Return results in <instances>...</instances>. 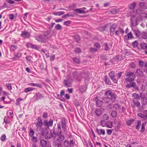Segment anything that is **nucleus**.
<instances>
[{
    "label": "nucleus",
    "mask_w": 147,
    "mask_h": 147,
    "mask_svg": "<svg viewBox=\"0 0 147 147\" xmlns=\"http://www.w3.org/2000/svg\"><path fill=\"white\" fill-rule=\"evenodd\" d=\"M62 131L61 129V126L59 124H58L57 125V132L55 131V129H53L50 131V134L49 136L48 135L46 136L47 139H50L52 138H55L57 136L58 137L57 138V140L58 141H62L65 139L64 136L61 135L62 134Z\"/></svg>",
    "instance_id": "1"
},
{
    "label": "nucleus",
    "mask_w": 147,
    "mask_h": 147,
    "mask_svg": "<svg viewBox=\"0 0 147 147\" xmlns=\"http://www.w3.org/2000/svg\"><path fill=\"white\" fill-rule=\"evenodd\" d=\"M73 76L74 78L77 81H80L81 80L82 78H84L86 79L88 78V75L83 71L80 73L78 71H75L73 73Z\"/></svg>",
    "instance_id": "2"
},
{
    "label": "nucleus",
    "mask_w": 147,
    "mask_h": 147,
    "mask_svg": "<svg viewBox=\"0 0 147 147\" xmlns=\"http://www.w3.org/2000/svg\"><path fill=\"white\" fill-rule=\"evenodd\" d=\"M105 95L109 98L113 102H115L117 95L114 92H112L111 90H109L107 91L105 93Z\"/></svg>",
    "instance_id": "3"
},
{
    "label": "nucleus",
    "mask_w": 147,
    "mask_h": 147,
    "mask_svg": "<svg viewBox=\"0 0 147 147\" xmlns=\"http://www.w3.org/2000/svg\"><path fill=\"white\" fill-rule=\"evenodd\" d=\"M125 74L126 76L128 77L125 79V80L126 81L131 82L134 80L135 76L134 73L129 71L126 73Z\"/></svg>",
    "instance_id": "4"
},
{
    "label": "nucleus",
    "mask_w": 147,
    "mask_h": 147,
    "mask_svg": "<svg viewBox=\"0 0 147 147\" xmlns=\"http://www.w3.org/2000/svg\"><path fill=\"white\" fill-rule=\"evenodd\" d=\"M67 120L65 117H62L61 119V121L58 124H59L62 127L63 131L66 133L67 132Z\"/></svg>",
    "instance_id": "5"
},
{
    "label": "nucleus",
    "mask_w": 147,
    "mask_h": 147,
    "mask_svg": "<svg viewBox=\"0 0 147 147\" xmlns=\"http://www.w3.org/2000/svg\"><path fill=\"white\" fill-rule=\"evenodd\" d=\"M53 121L52 119H49V121H48L47 120H44L43 122L44 125L47 129H49L50 126H52L53 125Z\"/></svg>",
    "instance_id": "6"
},
{
    "label": "nucleus",
    "mask_w": 147,
    "mask_h": 147,
    "mask_svg": "<svg viewBox=\"0 0 147 147\" xmlns=\"http://www.w3.org/2000/svg\"><path fill=\"white\" fill-rule=\"evenodd\" d=\"M117 25L115 23H114L112 25L110 28V35L112 36L115 33V29L116 28Z\"/></svg>",
    "instance_id": "7"
},
{
    "label": "nucleus",
    "mask_w": 147,
    "mask_h": 147,
    "mask_svg": "<svg viewBox=\"0 0 147 147\" xmlns=\"http://www.w3.org/2000/svg\"><path fill=\"white\" fill-rule=\"evenodd\" d=\"M126 87L128 88H130L132 87L136 90L138 89V86L136 85V82H130L129 84H128L126 85Z\"/></svg>",
    "instance_id": "8"
},
{
    "label": "nucleus",
    "mask_w": 147,
    "mask_h": 147,
    "mask_svg": "<svg viewBox=\"0 0 147 147\" xmlns=\"http://www.w3.org/2000/svg\"><path fill=\"white\" fill-rule=\"evenodd\" d=\"M144 114L142 113H139L137 115L144 120H146L147 119V110H145L143 111Z\"/></svg>",
    "instance_id": "9"
},
{
    "label": "nucleus",
    "mask_w": 147,
    "mask_h": 147,
    "mask_svg": "<svg viewBox=\"0 0 147 147\" xmlns=\"http://www.w3.org/2000/svg\"><path fill=\"white\" fill-rule=\"evenodd\" d=\"M41 130V131L39 134H41L42 135L45 136V137L47 139L46 136L47 135H48L49 136H50V133L49 134L47 133L48 131L47 130V128L45 127L42 128Z\"/></svg>",
    "instance_id": "10"
},
{
    "label": "nucleus",
    "mask_w": 147,
    "mask_h": 147,
    "mask_svg": "<svg viewBox=\"0 0 147 147\" xmlns=\"http://www.w3.org/2000/svg\"><path fill=\"white\" fill-rule=\"evenodd\" d=\"M115 72L113 71H111L109 74V76L111 79L115 83H116L117 82V80L115 79Z\"/></svg>",
    "instance_id": "11"
},
{
    "label": "nucleus",
    "mask_w": 147,
    "mask_h": 147,
    "mask_svg": "<svg viewBox=\"0 0 147 147\" xmlns=\"http://www.w3.org/2000/svg\"><path fill=\"white\" fill-rule=\"evenodd\" d=\"M130 20L131 24L133 26H135L137 25V20L135 16H132L130 19Z\"/></svg>",
    "instance_id": "12"
},
{
    "label": "nucleus",
    "mask_w": 147,
    "mask_h": 147,
    "mask_svg": "<svg viewBox=\"0 0 147 147\" xmlns=\"http://www.w3.org/2000/svg\"><path fill=\"white\" fill-rule=\"evenodd\" d=\"M30 35V33L25 30L22 31L21 35L22 37L26 38H29Z\"/></svg>",
    "instance_id": "13"
},
{
    "label": "nucleus",
    "mask_w": 147,
    "mask_h": 147,
    "mask_svg": "<svg viewBox=\"0 0 147 147\" xmlns=\"http://www.w3.org/2000/svg\"><path fill=\"white\" fill-rule=\"evenodd\" d=\"M96 131L99 135H104L105 134V131L104 129H96Z\"/></svg>",
    "instance_id": "14"
},
{
    "label": "nucleus",
    "mask_w": 147,
    "mask_h": 147,
    "mask_svg": "<svg viewBox=\"0 0 147 147\" xmlns=\"http://www.w3.org/2000/svg\"><path fill=\"white\" fill-rule=\"evenodd\" d=\"M29 85L32 86H36L40 88H42V85L39 83H30L28 84Z\"/></svg>",
    "instance_id": "15"
},
{
    "label": "nucleus",
    "mask_w": 147,
    "mask_h": 147,
    "mask_svg": "<svg viewBox=\"0 0 147 147\" xmlns=\"http://www.w3.org/2000/svg\"><path fill=\"white\" fill-rule=\"evenodd\" d=\"M73 10L76 12L80 14L85 13H86L84 10H81V9H74Z\"/></svg>",
    "instance_id": "16"
},
{
    "label": "nucleus",
    "mask_w": 147,
    "mask_h": 147,
    "mask_svg": "<svg viewBox=\"0 0 147 147\" xmlns=\"http://www.w3.org/2000/svg\"><path fill=\"white\" fill-rule=\"evenodd\" d=\"M95 113L97 116H99L102 113V111L101 109H96L95 111Z\"/></svg>",
    "instance_id": "17"
},
{
    "label": "nucleus",
    "mask_w": 147,
    "mask_h": 147,
    "mask_svg": "<svg viewBox=\"0 0 147 147\" xmlns=\"http://www.w3.org/2000/svg\"><path fill=\"white\" fill-rule=\"evenodd\" d=\"M40 143L42 147L46 146L47 145V141L44 140H41L40 141Z\"/></svg>",
    "instance_id": "18"
},
{
    "label": "nucleus",
    "mask_w": 147,
    "mask_h": 147,
    "mask_svg": "<svg viewBox=\"0 0 147 147\" xmlns=\"http://www.w3.org/2000/svg\"><path fill=\"white\" fill-rule=\"evenodd\" d=\"M8 117L11 119H12L13 117V112L12 111L9 110L7 112Z\"/></svg>",
    "instance_id": "19"
},
{
    "label": "nucleus",
    "mask_w": 147,
    "mask_h": 147,
    "mask_svg": "<svg viewBox=\"0 0 147 147\" xmlns=\"http://www.w3.org/2000/svg\"><path fill=\"white\" fill-rule=\"evenodd\" d=\"M134 34L137 37H139L141 34V32L140 30L138 29L134 30H133Z\"/></svg>",
    "instance_id": "20"
},
{
    "label": "nucleus",
    "mask_w": 147,
    "mask_h": 147,
    "mask_svg": "<svg viewBox=\"0 0 147 147\" xmlns=\"http://www.w3.org/2000/svg\"><path fill=\"white\" fill-rule=\"evenodd\" d=\"M146 95L147 94L144 95L142 93H141L140 94V97L145 102H147V96H146Z\"/></svg>",
    "instance_id": "21"
},
{
    "label": "nucleus",
    "mask_w": 147,
    "mask_h": 147,
    "mask_svg": "<svg viewBox=\"0 0 147 147\" xmlns=\"http://www.w3.org/2000/svg\"><path fill=\"white\" fill-rule=\"evenodd\" d=\"M36 100H38L40 99H41L43 97L42 95L39 92L36 93Z\"/></svg>",
    "instance_id": "22"
},
{
    "label": "nucleus",
    "mask_w": 147,
    "mask_h": 147,
    "mask_svg": "<svg viewBox=\"0 0 147 147\" xmlns=\"http://www.w3.org/2000/svg\"><path fill=\"white\" fill-rule=\"evenodd\" d=\"M36 39L39 42H44V40L43 39V37L41 35H39L38 36L36 37Z\"/></svg>",
    "instance_id": "23"
},
{
    "label": "nucleus",
    "mask_w": 147,
    "mask_h": 147,
    "mask_svg": "<svg viewBox=\"0 0 147 147\" xmlns=\"http://www.w3.org/2000/svg\"><path fill=\"white\" fill-rule=\"evenodd\" d=\"M136 74L138 76H141L143 75L142 71L139 69H137Z\"/></svg>",
    "instance_id": "24"
},
{
    "label": "nucleus",
    "mask_w": 147,
    "mask_h": 147,
    "mask_svg": "<svg viewBox=\"0 0 147 147\" xmlns=\"http://www.w3.org/2000/svg\"><path fill=\"white\" fill-rule=\"evenodd\" d=\"M34 132L33 129L31 128H30L28 133L29 136L30 137H33L34 136Z\"/></svg>",
    "instance_id": "25"
},
{
    "label": "nucleus",
    "mask_w": 147,
    "mask_h": 147,
    "mask_svg": "<svg viewBox=\"0 0 147 147\" xmlns=\"http://www.w3.org/2000/svg\"><path fill=\"white\" fill-rule=\"evenodd\" d=\"M121 127V122L120 121H119L117 126L115 127L116 131H118Z\"/></svg>",
    "instance_id": "26"
},
{
    "label": "nucleus",
    "mask_w": 147,
    "mask_h": 147,
    "mask_svg": "<svg viewBox=\"0 0 147 147\" xmlns=\"http://www.w3.org/2000/svg\"><path fill=\"white\" fill-rule=\"evenodd\" d=\"M132 96L134 97L135 99L137 100H139L140 99V96L139 94L137 93H133L132 95Z\"/></svg>",
    "instance_id": "27"
},
{
    "label": "nucleus",
    "mask_w": 147,
    "mask_h": 147,
    "mask_svg": "<svg viewBox=\"0 0 147 147\" xmlns=\"http://www.w3.org/2000/svg\"><path fill=\"white\" fill-rule=\"evenodd\" d=\"M104 78L105 81L108 85H111V82L107 76H105Z\"/></svg>",
    "instance_id": "28"
},
{
    "label": "nucleus",
    "mask_w": 147,
    "mask_h": 147,
    "mask_svg": "<svg viewBox=\"0 0 147 147\" xmlns=\"http://www.w3.org/2000/svg\"><path fill=\"white\" fill-rule=\"evenodd\" d=\"M103 101L100 100H98L96 102V105L97 107H100L102 105Z\"/></svg>",
    "instance_id": "29"
},
{
    "label": "nucleus",
    "mask_w": 147,
    "mask_h": 147,
    "mask_svg": "<svg viewBox=\"0 0 147 147\" xmlns=\"http://www.w3.org/2000/svg\"><path fill=\"white\" fill-rule=\"evenodd\" d=\"M22 55L20 53H17L15 54L14 57H13V58L15 59H17L19 58Z\"/></svg>",
    "instance_id": "30"
},
{
    "label": "nucleus",
    "mask_w": 147,
    "mask_h": 147,
    "mask_svg": "<svg viewBox=\"0 0 147 147\" xmlns=\"http://www.w3.org/2000/svg\"><path fill=\"white\" fill-rule=\"evenodd\" d=\"M140 46L142 49L145 50L147 48V44L146 43H142L140 44Z\"/></svg>",
    "instance_id": "31"
},
{
    "label": "nucleus",
    "mask_w": 147,
    "mask_h": 147,
    "mask_svg": "<svg viewBox=\"0 0 147 147\" xmlns=\"http://www.w3.org/2000/svg\"><path fill=\"white\" fill-rule=\"evenodd\" d=\"M102 100L103 102L105 104L108 103L110 101L109 98L107 96L103 98Z\"/></svg>",
    "instance_id": "32"
},
{
    "label": "nucleus",
    "mask_w": 147,
    "mask_h": 147,
    "mask_svg": "<svg viewBox=\"0 0 147 147\" xmlns=\"http://www.w3.org/2000/svg\"><path fill=\"white\" fill-rule=\"evenodd\" d=\"M133 102L134 105L137 107H139L140 105V102L138 100H133Z\"/></svg>",
    "instance_id": "33"
},
{
    "label": "nucleus",
    "mask_w": 147,
    "mask_h": 147,
    "mask_svg": "<svg viewBox=\"0 0 147 147\" xmlns=\"http://www.w3.org/2000/svg\"><path fill=\"white\" fill-rule=\"evenodd\" d=\"M68 80H64L63 82V84L65 85L67 87H70L71 84H70L68 83Z\"/></svg>",
    "instance_id": "34"
},
{
    "label": "nucleus",
    "mask_w": 147,
    "mask_h": 147,
    "mask_svg": "<svg viewBox=\"0 0 147 147\" xmlns=\"http://www.w3.org/2000/svg\"><path fill=\"white\" fill-rule=\"evenodd\" d=\"M34 89L33 88H32V87L26 88L24 90V92L26 93L28 92L33 90Z\"/></svg>",
    "instance_id": "35"
},
{
    "label": "nucleus",
    "mask_w": 147,
    "mask_h": 147,
    "mask_svg": "<svg viewBox=\"0 0 147 147\" xmlns=\"http://www.w3.org/2000/svg\"><path fill=\"white\" fill-rule=\"evenodd\" d=\"M141 124V120H138L137 122V124L136 127V129H139L140 127Z\"/></svg>",
    "instance_id": "36"
},
{
    "label": "nucleus",
    "mask_w": 147,
    "mask_h": 147,
    "mask_svg": "<svg viewBox=\"0 0 147 147\" xmlns=\"http://www.w3.org/2000/svg\"><path fill=\"white\" fill-rule=\"evenodd\" d=\"M74 62L76 63L79 64L80 63V59L77 57H74L73 58Z\"/></svg>",
    "instance_id": "37"
},
{
    "label": "nucleus",
    "mask_w": 147,
    "mask_h": 147,
    "mask_svg": "<svg viewBox=\"0 0 147 147\" xmlns=\"http://www.w3.org/2000/svg\"><path fill=\"white\" fill-rule=\"evenodd\" d=\"M113 108L116 110H118L120 109L121 107L119 104L116 103L113 105Z\"/></svg>",
    "instance_id": "38"
},
{
    "label": "nucleus",
    "mask_w": 147,
    "mask_h": 147,
    "mask_svg": "<svg viewBox=\"0 0 147 147\" xmlns=\"http://www.w3.org/2000/svg\"><path fill=\"white\" fill-rule=\"evenodd\" d=\"M134 121V120L133 119H130L128 120L126 122V124L128 125L129 126L131 125L132 123Z\"/></svg>",
    "instance_id": "39"
},
{
    "label": "nucleus",
    "mask_w": 147,
    "mask_h": 147,
    "mask_svg": "<svg viewBox=\"0 0 147 147\" xmlns=\"http://www.w3.org/2000/svg\"><path fill=\"white\" fill-rule=\"evenodd\" d=\"M100 123L102 127H104L106 126L107 123L105 120H102L100 121Z\"/></svg>",
    "instance_id": "40"
},
{
    "label": "nucleus",
    "mask_w": 147,
    "mask_h": 147,
    "mask_svg": "<svg viewBox=\"0 0 147 147\" xmlns=\"http://www.w3.org/2000/svg\"><path fill=\"white\" fill-rule=\"evenodd\" d=\"M146 124V123H142L141 129V131L142 132H143L145 130V125Z\"/></svg>",
    "instance_id": "41"
},
{
    "label": "nucleus",
    "mask_w": 147,
    "mask_h": 147,
    "mask_svg": "<svg viewBox=\"0 0 147 147\" xmlns=\"http://www.w3.org/2000/svg\"><path fill=\"white\" fill-rule=\"evenodd\" d=\"M136 5V3L133 2L129 6V8L130 9H133L134 8Z\"/></svg>",
    "instance_id": "42"
},
{
    "label": "nucleus",
    "mask_w": 147,
    "mask_h": 147,
    "mask_svg": "<svg viewBox=\"0 0 147 147\" xmlns=\"http://www.w3.org/2000/svg\"><path fill=\"white\" fill-rule=\"evenodd\" d=\"M111 115L112 117H115L117 115V113L115 111H113L111 112Z\"/></svg>",
    "instance_id": "43"
},
{
    "label": "nucleus",
    "mask_w": 147,
    "mask_h": 147,
    "mask_svg": "<svg viewBox=\"0 0 147 147\" xmlns=\"http://www.w3.org/2000/svg\"><path fill=\"white\" fill-rule=\"evenodd\" d=\"M132 45L134 48L137 47L138 45V41L136 40H135L134 42L132 43Z\"/></svg>",
    "instance_id": "44"
},
{
    "label": "nucleus",
    "mask_w": 147,
    "mask_h": 147,
    "mask_svg": "<svg viewBox=\"0 0 147 147\" xmlns=\"http://www.w3.org/2000/svg\"><path fill=\"white\" fill-rule=\"evenodd\" d=\"M141 36L143 38L145 39L147 38V33L145 32H142L141 33Z\"/></svg>",
    "instance_id": "45"
},
{
    "label": "nucleus",
    "mask_w": 147,
    "mask_h": 147,
    "mask_svg": "<svg viewBox=\"0 0 147 147\" xmlns=\"http://www.w3.org/2000/svg\"><path fill=\"white\" fill-rule=\"evenodd\" d=\"M53 14L55 15H58V16H61V15L64 13V12L62 11H59L58 12H55Z\"/></svg>",
    "instance_id": "46"
},
{
    "label": "nucleus",
    "mask_w": 147,
    "mask_h": 147,
    "mask_svg": "<svg viewBox=\"0 0 147 147\" xmlns=\"http://www.w3.org/2000/svg\"><path fill=\"white\" fill-rule=\"evenodd\" d=\"M127 35L129 39H131L132 38H134L131 32H130L127 34Z\"/></svg>",
    "instance_id": "47"
},
{
    "label": "nucleus",
    "mask_w": 147,
    "mask_h": 147,
    "mask_svg": "<svg viewBox=\"0 0 147 147\" xmlns=\"http://www.w3.org/2000/svg\"><path fill=\"white\" fill-rule=\"evenodd\" d=\"M127 35L129 39H131L132 38H134L131 32H130L127 34Z\"/></svg>",
    "instance_id": "48"
},
{
    "label": "nucleus",
    "mask_w": 147,
    "mask_h": 147,
    "mask_svg": "<svg viewBox=\"0 0 147 147\" xmlns=\"http://www.w3.org/2000/svg\"><path fill=\"white\" fill-rule=\"evenodd\" d=\"M6 85L7 89L9 90H11L12 88L11 84H6Z\"/></svg>",
    "instance_id": "49"
},
{
    "label": "nucleus",
    "mask_w": 147,
    "mask_h": 147,
    "mask_svg": "<svg viewBox=\"0 0 147 147\" xmlns=\"http://www.w3.org/2000/svg\"><path fill=\"white\" fill-rule=\"evenodd\" d=\"M22 99L21 98H18L16 100V104L17 105H19L20 104V102L22 101Z\"/></svg>",
    "instance_id": "50"
},
{
    "label": "nucleus",
    "mask_w": 147,
    "mask_h": 147,
    "mask_svg": "<svg viewBox=\"0 0 147 147\" xmlns=\"http://www.w3.org/2000/svg\"><path fill=\"white\" fill-rule=\"evenodd\" d=\"M6 136L4 134L2 135L0 138V139L2 141H4L6 139Z\"/></svg>",
    "instance_id": "51"
},
{
    "label": "nucleus",
    "mask_w": 147,
    "mask_h": 147,
    "mask_svg": "<svg viewBox=\"0 0 147 147\" xmlns=\"http://www.w3.org/2000/svg\"><path fill=\"white\" fill-rule=\"evenodd\" d=\"M109 128H112L113 127V124L112 122L111 121L109 122V124L107 123L106 126Z\"/></svg>",
    "instance_id": "52"
},
{
    "label": "nucleus",
    "mask_w": 147,
    "mask_h": 147,
    "mask_svg": "<svg viewBox=\"0 0 147 147\" xmlns=\"http://www.w3.org/2000/svg\"><path fill=\"white\" fill-rule=\"evenodd\" d=\"M145 4L144 2H140L139 3V6L141 8L146 9L147 8L145 6Z\"/></svg>",
    "instance_id": "53"
},
{
    "label": "nucleus",
    "mask_w": 147,
    "mask_h": 147,
    "mask_svg": "<svg viewBox=\"0 0 147 147\" xmlns=\"http://www.w3.org/2000/svg\"><path fill=\"white\" fill-rule=\"evenodd\" d=\"M55 28L57 30H59L61 29L62 27L59 24H57L55 26Z\"/></svg>",
    "instance_id": "54"
},
{
    "label": "nucleus",
    "mask_w": 147,
    "mask_h": 147,
    "mask_svg": "<svg viewBox=\"0 0 147 147\" xmlns=\"http://www.w3.org/2000/svg\"><path fill=\"white\" fill-rule=\"evenodd\" d=\"M32 48L36 49H39V47L36 45L32 44Z\"/></svg>",
    "instance_id": "55"
},
{
    "label": "nucleus",
    "mask_w": 147,
    "mask_h": 147,
    "mask_svg": "<svg viewBox=\"0 0 147 147\" xmlns=\"http://www.w3.org/2000/svg\"><path fill=\"white\" fill-rule=\"evenodd\" d=\"M103 119L105 120H107L109 119V116L107 114H104L102 116Z\"/></svg>",
    "instance_id": "56"
},
{
    "label": "nucleus",
    "mask_w": 147,
    "mask_h": 147,
    "mask_svg": "<svg viewBox=\"0 0 147 147\" xmlns=\"http://www.w3.org/2000/svg\"><path fill=\"white\" fill-rule=\"evenodd\" d=\"M121 57V56L120 55H118L117 56H116L114 57V59L116 61H119L120 58Z\"/></svg>",
    "instance_id": "57"
},
{
    "label": "nucleus",
    "mask_w": 147,
    "mask_h": 147,
    "mask_svg": "<svg viewBox=\"0 0 147 147\" xmlns=\"http://www.w3.org/2000/svg\"><path fill=\"white\" fill-rule=\"evenodd\" d=\"M42 128V127H36V131L39 134L41 131V130Z\"/></svg>",
    "instance_id": "58"
},
{
    "label": "nucleus",
    "mask_w": 147,
    "mask_h": 147,
    "mask_svg": "<svg viewBox=\"0 0 147 147\" xmlns=\"http://www.w3.org/2000/svg\"><path fill=\"white\" fill-rule=\"evenodd\" d=\"M94 46L97 49H99L100 47V45L99 43L96 42L94 44Z\"/></svg>",
    "instance_id": "59"
},
{
    "label": "nucleus",
    "mask_w": 147,
    "mask_h": 147,
    "mask_svg": "<svg viewBox=\"0 0 147 147\" xmlns=\"http://www.w3.org/2000/svg\"><path fill=\"white\" fill-rule=\"evenodd\" d=\"M97 49L93 47H91L89 49V51L91 52H96L97 51Z\"/></svg>",
    "instance_id": "60"
},
{
    "label": "nucleus",
    "mask_w": 147,
    "mask_h": 147,
    "mask_svg": "<svg viewBox=\"0 0 147 147\" xmlns=\"http://www.w3.org/2000/svg\"><path fill=\"white\" fill-rule=\"evenodd\" d=\"M32 138V140L34 142H36L37 141V138L36 137L33 136L31 137Z\"/></svg>",
    "instance_id": "61"
},
{
    "label": "nucleus",
    "mask_w": 147,
    "mask_h": 147,
    "mask_svg": "<svg viewBox=\"0 0 147 147\" xmlns=\"http://www.w3.org/2000/svg\"><path fill=\"white\" fill-rule=\"evenodd\" d=\"M36 127H42L43 123L36 122L35 123Z\"/></svg>",
    "instance_id": "62"
},
{
    "label": "nucleus",
    "mask_w": 147,
    "mask_h": 147,
    "mask_svg": "<svg viewBox=\"0 0 147 147\" xmlns=\"http://www.w3.org/2000/svg\"><path fill=\"white\" fill-rule=\"evenodd\" d=\"M117 11L116 9H114L111 11L110 12L112 14H115L117 13Z\"/></svg>",
    "instance_id": "63"
},
{
    "label": "nucleus",
    "mask_w": 147,
    "mask_h": 147,
    "mask_svg": "<svg viewBox=\"0 0 147 147\" xmlns=\"http://www.w3.org/2000/svg\"><path fill=\"white\" fill-rule=\"evenodd\" d=\"M144 64V62L142 61H140L139 62V65L141 67H143Z\"/></svg>",
    "instance_id": "64"
}]
</instances>
